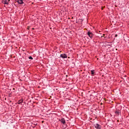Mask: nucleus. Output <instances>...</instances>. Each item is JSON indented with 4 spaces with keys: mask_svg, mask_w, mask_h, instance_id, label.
Here are the masks:
<instances>
[{
    "mask_svg": "<svg viewBox=\"0 0 129 129\" xmlns=\"http://www.w3.org/2000/svg\"><path fill=\"white\" fill-rule=\"evenodd\" d=\"M87 35H88V36H89V38H90V39H93V37H94V34L92 33V32H91L90 31H88L87 32Z\"/></svg>",
    "mask_w": 129,
    "mask_h": 129,
    "instance_id": "obj_1",
    "label": "nucleus"
},
{
    "mask_svg": "<svg viewBox=\"0 0 129 129\" xmlns=\"http://www.w3.org/2000/svg\"><path fill=\"white\" fill-rule=\"evenodd\" d=\"M94 126H95L96 129H101V126L98 123L95 124Z\"/></svg>",
    "mask_w": 129,
    "mask_h": 129,
    "instance_id": "obj_2",
    "label": "nucleus"
},
{
    "mask_svg": "<svg viewBox=\"0 0 129 129\" xmlns=\"http://www.w3.org/2000/svg\"><path fill=\"white\" fill-rule=\"evenodd\" d=\"M59 120L61 122V123H63V124H65V123H66V121H65V119L64 118H61L59 119Z\"/></svg>",
    "mask_w": 129,
    "mask_h": 129,
    "instance_id": "obj_3",
    "label": "nucleus"
},
{
    "mask_svg": "<svg viewBox=\"0 0 129 129\" xmlns=\"http://www.w3.org/2000/svg\"><path fill=\"white\" fill-rule=\"evenodd\" d=\"M60 57L62 59H65L66 58H67V55H66V54H60Z\"/></svg>",
    "mask_w": 129,
    "mask_h": 129,
    "instance_id": "obj_4",
    "label": "nucleus"
},
{
    "mask_svg": "<svg viewBox=\"0 0 129 129\" xmlns=\"http://www.w3.org/2000/svg\"><path fill=\"white\" fill-rule=\"evenodd\" d=\"M10 2V0L8 1V0H3L2 3L4 4V5H9V2Z\"/></svg>",
    "mask_w": 129,
    "mask_h": 129,
    "instance_id": "obj_5",
    "label": "nucleus"
},
{
    "mask_svg": "<svg viewBox=\"0 0 129 129\" xmlns=\"http://www.w3.org/2000/svg\"><path fill=\"white\" fill-rule=\"evenodd\" d=\"M120 113V110H116L115 111V114H116V115H117V116H118V115H119V114Z\"/></svg>",
    "mask_w": 129,
    "mask_h": 129,
    "instance_id": "obj_6",
    "label": "nucleus"
},
{
    "mask_svg": "<svg viewBox=\"0 0 129 129\" xmlns=\"http://www.w3.org/2000/svg\"><path fill=\"white\" fill-rule=\"evenodd\" d=\"M105 44L107 45V46H111L112 45V42H105Z\"/></svg>",
    "mask_w": 129,
    "mask_h": 129,
    "instance_id": "obj_7",
    "label": "nucleus"
},
{
    "mask_svg": "<svg viewBox=\"0 0 129 129\" xmlns=\"http://www.w3.org/2000/svg\"><path fill=\"white\" fill-rule=\"evenodd\" d=\"M17 3L19 5H23L24 1H23V0H18Z\"/></svg>",
    "mask_w": 129,
    "mask_h": 129,
    "instance_id": "obj_8",
    "label": "nucleus"
},
{
    "mask_svg": "<svg viewBox=\"0 0 129 129\" xmlns=\"http://www.w3.org/2000/svg\"><path fill=\"white\" fill-rule=\"evenodd\" d=\"M23 101H24V100L23 99H20L19 101H18V104H21V103H22Z\"/></svg>",
    "mask_w": 129,
    "mask_h": 129,
    "instance_id": "obj_9",
    "label": "nucleus"
},
{
    "mask_svg": "<svg viewBox=\"0 0 129 129\" xmlns=\"http://www.w3.org/2000/svg\"><path fill=\"white\" fill-rule=\"evenodd\" d=\"M95 70H92L91 71V75H93L94 74V72H95Z\"/></svg>",
    "mask_w": 129,
    "mask_h": 129,
    "instance_id": "obj_10",
    "label": "nucleus"
},
{
    "mask_svg": "<svg viewBox=\"0 0 129 129\" xmlns=\"http://www.w3.org/2000/svg\"><path fill=\"white\" fill-rule=\"evenodd\" d=\"M101 38H104V39H105V38H106V36H105V34H103V36H101Z\"/></svg>",
    "mask_w": 129,
    "mask_h": 129,
    "instance_id": "obj_11",
    "label": "nucleus"
},
{
    "mask_svg": "<svg viewBox=\"0 0 129 129\" xmlns=\"http://www.w3.org/2000/svg\"><path fill=\"white\" fill-rule=\"evenodd\" d=\"M29 59H30L31 60H33V57H32V56H29Z\"/></svg>",
    "mask_w": 129,
    "mask_h": 129,
    "instance_id": "obj_12",
    "label": "nucleus"
},
{
    "mask_svg": "<svg viewBox=\"0 0 129 129\" xmlns=\"http://www.w3.org/2000/svg\"><path fill=\"white\" fill-rule=\"evenodd\" d=\"M117 34H115V37H117Z\"/></svg>",
    "mask_w": 129,
    "mask_h": 129,
    "instance_id": "obj_13",
    "label": "nucleus"
}]
</instances>
